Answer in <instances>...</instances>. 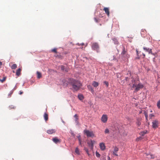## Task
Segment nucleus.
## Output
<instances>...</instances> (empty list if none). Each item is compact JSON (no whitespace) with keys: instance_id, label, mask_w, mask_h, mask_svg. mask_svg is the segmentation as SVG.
Instances as JSON below:
<instances>
[{"instance_id":"15","label":"nucleus","mask_w":160,"mask_h":160,"mask_svg":"<svg viewBox=\"0 0 160 160\" xmlns=\"http://www.w3.org/2000/svg\"><path fill=\"white\" fill-rule=\"evenodd\" d=\"M92 86L94 87H97L99 85V83L98 82L96 81H93L92 83Z\"/></svg>"},{"instance_id":"18","label":"nucleus","mask_w":160,"mask_h":160,"mask_svg":"<svg viewBox=\"0 0 160 160\" xmlns=\"http://www.w3.org/2000/svg\"><path fill=\"white\" fill-rule=\"evenodd\" d=\"M44 119L46 121L48 120V115L46 113H45L44 115Z\"/></svg>"},{"instance_id":"51","label":"nucleus","mask_w":160,"mask_h":160,"mask_svg":"<svg viewBox=\"0 0 160 160\" xmlns=\"http://www.w3.org/2000/svg\"><path fill=\"white\" fill-rule=\"evenodd\" d=\"M119 75H118L117 77H118V78H119Z\"/></svg>"},{"instance_id":"33","label":"nucleus","mask_w":160,"mask_h":160,"mask_svg":"<svg viewBox=\"0 0 160 160\" xmlns=\"http://www.w3.org/2000/svg\"><path fill=\"white\" fill-rule=\"evenodd\" d=\"M157 106L158 108H160V100L157 103Z\"/></svg>"},{"instance_id":"39","label":"nucleus","mask_w":160,"mask_h":160,"mask_svg":"<svg viewBox=\"0 0 160 160\" xmlns=\"http://www.w3.org/2000/svg\"><path fill=\"white\" fill-rule=\"evenodd\" d=\"M149 117L150 118L152 119V117H154V115L152 114H150L149 115Z\"/></svg>"},{"instance_id":"22","label":"nucleus","mask_w":160,"mask_h":160,"mask_svg":"<svg viewBox=\"0 0 160 160\" xmlns=\"http://www.w3.org/2000/svg\"><path fill=\"white\" fill-rule=\"evenodd\" d=\"M17 68V65L15 64H13L11 67V68L12 69H15Z\"/></svg>"},{"instance_id":"3","label":"nucleus","mask_w":160,"mask_h":160,"mask_svg":"<svg viewBox=\"0 0 160 160\" xmlns=\"http://www.w3.org/2000/svg\"><path fill=\"white\" fill-rule=\"evenodd\" d=\"M84 132L88 137H93L94 136V134L92 131H90L86 129L84 130Z\"/></svg>"},{"instance_id":"19","label":"nucleus","mask_w":160,"mask_h":160,"mask_svg":"<svg viewBox=\"0 0 160 160\" xmlns=\"http://www.w3.org/2000/svg\"><path fill=\"white\" fill-rule=\"evenodd\" d=\"M84 150L86 151V153H87V154H88V155L89 156H90L91 155V154L89 152V151L88 150V149L87 148L85 147L84 148Z\"/></svg>"},{"instance_id":"46","label":"nucleus","mask_w":160,"mask_h":160,"mask_svg":"<svg viewBox=\"0 0 160 160\" xmlns=\"http://www.w3.org/2000/svg\"><path fill=\"white\" fill-rule=\"evenodd\" d=\"M136 52L137 55L138 56V51L137 50H136Z\"/></svg>"},{"instance_id":"32","label":"nucleus","mask_w":160,"mask_h":160,"mask_svg":"<svg viewBox=\"0 0 160 160\" xmlns=\"http://www.w3.org/2000/svg\"><path fill=\"white\" fill-rule=\"evenodd\" d=\"M6 79V77H4L3 78V79H0V81L2 82H3L4 81H5Z\"/></svg>"},{"instance_id":"1","label":"nucleus","mask_w":160,"mask_h":160,"mask_svg":"<svg viewBox=\"0 0 160 160\" xmlns=\"http://www.w3.org/2000/svg\"><path fill=\"white\" fill-rule=\"evenodd\" d=\"M69 82L72 86V89L74 92L78 91L82 86L80 82L72 78L69 79Z\"/></svg>"},{"instance_id":"28","label":"nucleus","mask_w":160,"mask_h":160,"mask_svg":"<svg viewBox=\"0 0 160 160\" xmlns=\"http://www.w3.org/2000/svg\"><path fill=\"white\" fill-rule=\"evenodd\" d=\"M13 91H14V90H12L8 94V97H11L12 94L13 93Z\"/></svg>"},{"instance_id":"43","label":"nucleus","mask_w":160,"mask_h":160,"mask_svg":"<svg viewBox=\"0 0 160 160\" xmlns=\"http://www.w3.org/2000/svg\"><path fill=\"white\" fill-rule=\"evenodd\" d=\"M78 140H79V142H80V141H81V139H80V137H78Z\"/></svg>"},{"instance_id":"29","label":"nucleus","mask_w":160,"mask_h":160,"mask_svg":"<svg viewBox=\"0 0 160 160\" xmlns=\"http://www.w3.org/2000/svg\"><path fill=\"white\" fill-rule=\"evenodd\" d=\"M74 117L75 118V121L77 122L78 119V116L77 114H76L74 116Z\"/></svg>"},{"instance_id":"37","label":"nucleus","mask_w":160,"mask_h":160,"mask_svg":"<svg viewBox=\"0 0 160 160\" xmlns=\"http://www.w3.org/2000/svg\"><path fill=\"white\" fill-rule=\"evenodd\" d=\"M105 133H109V130L108 129H106L105 131Z\"/></svg>"},{"instance_id":"23","label":"nucleus","mask_w":160,"mask_h":160,"mask_svg":"<svg viewBox=\"0 0 160 160\" xmlns=\"http://www.w3.org/2000/svg\"><path fill=\"white\" fill-rule=\"evenodd\" d=\"M60 67L62 71H65L66 72L68 71L67 69L65 68L63 66L61 65L60 66Z\"/></svg>"},{"instance_id":"5","label":"nucleus","mask_w":160,"mask_h":160,"mask_svg":"<svg viewBox=\"0 0 160 160\" xmlns=\"http://www.w3.org/2000/svg\"><path fill=\"white\" fill-rule=\"evenodd\" d=\"M95 142L94 141L91 140L90 141L88 142L87 143L88 146L90 147V149L91 151L93 152V144Z\"/></svg>"},{"instance_id":"30","label":"nucleus","mask_w":160,"mask_h":160,"mask_svg":"<svg viewBox=\"0 0 160 160\" xmlns=\"http://www.w3.org/2000/svg\"><path fill=\"white\" fill-rule=\"evenodd\" d=\"M103 83L106 85L107 87H108L109 83L108 82L106 81H104L103 82Z\"/></svg>"},{"instance_id":"45","label":"nucleus","mask_w":160,"mask_h":160,"mask_svg":"<svg viewBox=\"0 0 160 160\" xmlns=\"http://www.w3.org/2000/svg\"><path fill=\"white\" fill-rule=\"evenodd\" d=\"M129 79V78L128 77H126L125 78V80L127 81H128Z\"/></svg>"},{"instance_id":"12","label":"nucleus","mask_w":160,"mask_h":160,"mask_svg":"<svg viewBox=\"0 0 160 160\" xmlns=\"http://www.w3.org/2000/svg\"><path fill=\"white\" fill-rule=\"evenodd\" d=\"M103 10L105 12V13L107 15L108 17L109 16V9L108 8L105 7L103 9Z\"/></svg>"},{"instance_id":"13","label":"nucleus","mask_w":160,"mask_h":160,"mask_svg":"<svg viewBox=\"0 0 160 160\" xmlns=\"http://www.w3.org/2000/svg\"><path fill=\"white\" fill-rule=\"evenodd\" d=\"M100 147V149L102 150H104L105 149V144L103 143H100L99 144Z\"/></svg>"},{"instance_id":"50","label":"nucleus","mask_w":160,"mask_h":160,"mask_svg":"<svg viewBox=\"0 0 160 160\" xmlns=\"http://www.w3.org/2000/svg\"><path fill=\"white\" fill-rule=\"evenodd\" d=\"M113 60H116V59L115 58H114Z\"/></svg>"},{"instance_id":"26","label":"nucleus","mask_w":160,"mask_h":160,"mask_svg":"<svg viewBox=\"0 0 160 160\" xmlns=\"http://www.w3.org/2000/svg\"><path fill=\"white\" fill-rule=\"evenodd\" d=\"M9 109H15L16 108V107L13 105H10L9 107Z\"/></svg>"},{"instance_id":"16","label":"nucleus","mask_w":160,"mask_h":160,"mask_svg":"<svg viewBox=\"0 0 160 160\" xmlns=\"http://www.w3.org/2000/svg\"><path fill=\"white\" fill-rule=\"evenodd\" d=\"M21 71V69L20 68L17 70L16 74L17 76H19L20 75Z\"/></svg>"},{"instance_id":"49","label":"nucleus","mask_w":160,"mask_h":160,"mask_svg":"<svg viewBox=\"0 0 160 160\" xmlns=\"http://www.w3.org/2000/svg\"><path fill=\"white\" fill-rule=\"evenodd\" d=\"M95 21L96 22H97L98 21H97V19L96 18H95Z\"/></svg>"},{"instance_id":"2","label":"nucleus","mask_w":160,"mask_h":160,"mask_svg":"<svg viewBox=\"0 0 160 160\" xmlns=\"http://www.w3.org/2000/svg\"><path fill=\"white\" fill-rule=\"evenodd\" d=\"M139 80L138 79H135L132 82V88H134L135 92H137L140 90V89L142 88L143 87V85L142 84L139 82Z\"/></svg>"},{"instance_id":"41","label":"nucleus","mask_w":160,"mask_h":160,"mask_svg":"<svg viewBox=\"0 0 160 160\" xmlns=\"http://www.w3.org/2000/svg\"><path fill=\"white\" fill-rule=\"evenodd\" d=\"M23 93V92L22 91H20L19 92V94L20 95H22V94Z\"/></svg>"},{"instance_id":"21","label":"nucleus","mask_w":160,"mask_h":160,"mask_svg":"<svg viewBox=\"0 0 160 160\" xmlns=\"http://www.w3.org/2000/svg\"><path fill=\"white\" fill-rule=\"evenodd\" d=\"M78 98L81 100H82L84 98L82 94H79L78 96Z\"/></svg>"},{"instance_id":"31","label":"nucleus","mask_w":160,"mask_h":160,"mask_svg":"<svg viewBox=\"0 0 160 160\" xmlns=\"http://www.w3.org/2000/svg\"><path fill=\"white\" fill-rule=\"evenodd\" d=\"M126 52L125 51V48L123 47V51L122 52V54L123 55H124L126 54Z\"/></svg>"},{"instance_id":"40","label":"nucleus","mask_w":160,"mask_h":160,"mask_svg":"<svg viewBox=\"0 0 160 160\" xmlns=\"http://www.w3.org/2000/svg\"><path fill=\"white\" fill-rule=\"evenodd\" d=\"M145 117L146 118V119L147 120L148 119V115L147 113L145 114Z\"/></svg>"},{"instance_id":"11","label":"nucleus","mask_w":160,"mask_h":160,"mask_svg":"<svg viewBox=\"0 0 160 160\" xmlns=\"http://www.w3.org/2000/svg\"><path fill=\"white\" fill-rule=\"evenodd\" d=\"M56 130L55 129H51L47 131V132L48 134H52L55 133Z\"/></svg>"},{"instance_id":"17","label":"nucleus","mask_w":160,"mask_h":160,"mask_svg":"<svg viewBox=\"0 0 160 160\" xmlns=\"http://www.w3.org/2000/svg\"><path fill=\"white\" fill-rule=\"evenodd\" d=\"M146 155L148 156V158H154V156L152 154H145Z\"/></svg>"},{"instance_id":"6","label":"nucleus","mask_w":160,"mask_h":160,"mask_svg":"<svg viewBox=\"0 0 160 160\" xmlns=\"http://www.w3.org/2000/svg\"><path fill=\"white\" fill-rule=\"evenodd\" d=\"M152 127L153 128H156L158 127L159 124L158 121L157 120H154L152 121Z\"/></svg>"},{"instance_id":"24","label":"nucleus","mask_w":160,"mask_h":160,"mask_svg":"<svg viewBox=\"0 0 160 160\" xmlns=\"http://www.w3.org/2000/svg\"><path fill=\"white\" fill-rule=\"evenodd\" d=\"M106 156L105 155H102L101 158V160H106Z\"/></svg>"},{"instance_id":"27","label":"nucleus","mask_w":160,"mask_h":160,"mask_svg":"<svg viewBox=\"0 0 160 160\" xmlns=\"http://www.w3.org/2000/svg\"><path fill=\"white\" fill-rule=\"evenodd\" d=\"M75 152L77 154L79 155L80 154L79 149L78 148H76L75 149Z\"/></svg>"},{"instance_id":"48","label":"nucleus","mask_w":160,"mask_h":160,"mask_svg":"<svg viewBox=\"0 0 160 160\" xmlns=\"http://www.w3.org/2000/svg\"><path fill=\"white\" fill-rule=\"evenodd\" d=\"M142 54H143V57L144 58L145 57V55L143 53H142Z\"/></svg>"},{"instance_id":"47","label":"nucleus","mask_w":160,"mask_h":160,"mask_svg":"<svg viewBox=\"0 0 160 160\" xmlns=\"http://www.w3.org/2000/svg\"><path fill=\"white\" fill-rule=\"evenodd\" d=\"M108 160H110V158L109 156H108Z\"/></svg>"},{"instance_id":"20","label":"nucleus","mask_w":160,"mask_h":160,"mask_svg":"<svg viewBox=\"0 0 160 160\" xmlns=\"http://www.w3.org/2000/svg\"><path fill=\"white\" fill-rule=\"evenodd\" d=\"M37 78H41L42 75H41V73L40 72H39L38 71H37Z\"/></svg>"},{"instance_id":"34","label":"nucleus","mask_w":160,"mask_h":160,"mask_svg":"<svg viewBox=\"0 0 160 160\" xmlns=\"http://www.w3.org/2000/svg\"><path fill=\"white\" fill-rule=\"evenodd\" d=\"M51 51L52 52H54L55 53H57V49L56 48H54L51 50Z\"/></svg>"},{"instance_id":"8","label":"nucleus","mask_w":160,"mask_h":160,"mask_svg":"<svg viewBox=\"0 0 160 160\" xmlns=\"http://www.w3.org/2000/svg\"><path fill=\"white\" fill-rule=\"evenodd\" d=\"M108 120V117L106 115L103 114L101 118V120L103 123H106Z\"/></svg>"},{"instance_id":"4","label":"nucleus","mask_w":160,"mask_h":160,"mask_svg":"<svg viewBox=\"0 0 160 160\" xmlns=\"http://www.w3.org/2000/svg\"><path fill=\"white\" fill-rule=\"evenodd\" d=\"M92 48L94 50L97 51V52H99V46L97 43H92Z\"/></svg>"},{"instance_id":"14","label":"nucleus","mask_w":160,"mask_h":160,"mask_svg":"<svg viewBox=\"0 0 160 160\" xmlns=\"http://www.w3.org/2000/svg\"><path fill=\"white\" fill-rule=\"evenodd\" d=\"M87 87L89 91H90L92 93L94 92V90L92 86L90 85H88L87 86Z\"/></svg>"},{"instance_id":"7","label":"nucleus","mask_w":160,"mask_h":160,"mask_svg":"<svg viewBox=\"0 0 160 160\" xmlns=\"http://www.w3.org/2000/svg\"><path fill=\"white\" fill-rule=\"evenodd\" d=\"M143 49L146 52H148L149 54H151L154 55L155 54L152 52V49L147 47H143Z\"/></svg>"},{"instance_id":"9","label":"nucleus","mask_w":160,"mask_h":160,"mask_svg":"<svg viewBox=\"0 0 160 160\" xmlns=\"http://www.w3.org/2000/svg\"><path fill=\"white\" fill-rule=\"evenodd\" d=\"M52 141L55 143H60L61 142V140L58 139L57 137H55L52 139Z\"/></svg>"},{"instance_id":"35","label":"nucleus","mask_w":160,"mask_h":160,"mask_svg":"<svg viewBox=\"0 0 160 160\" xmlns=\"http://www.w3.org/2000/svg\"><path fill=\"white\" fill-rule=\"evenodd\" d=\"M96 156L98 158H99L101 156L100 154L97 151L96 152Z\"/></svg>"},{"instance_id":"10","label":"nucleus","mask_w":160,"mask_h":160,"mask_svg":"<svg viewBox=\"0 0 160 160\" xmlns=\"http://www.w3.org/2000/svg\"><path fill=\"white\" fill-rule=\"evenodd\" d=\"M119 149L117 147H115L114 148V150L113 151V154L116 156H118V154H117V152L118 151Z\"/></svg>"},{"instance_id":"38","label":"nucleus","mask_w":160,"mask_h":160,"mask_svg":"<svg viewBox=\"0 0 160 160\" xmlns=\"http://www.w3.org/2000/svg\"><path fill=\"white\" fill-rule=\"evenodd\" d=\"M146 133V132H141V135L142 136H144Z\"/></svg>"},{"instance_id":"42","label":"nucleus","mask_w":160,"mask_h":160,"mask_svg":"<svg viewBox=\"0 0 160 160\" xmlns=\"http://www.w3.org/2000/svg\"><path fill=\"white\" fill-rule=\"evenodd\" d=\"M2 65V63L1 62H0V68L1 67V66Z\"/></svg>"},{"instance_id":"36","label":"nucleus","mask_w":160,"mask_h":160,"mask_svg":"<svg viewBox=\"0 0 160 160\" xmlns=\"http://www.w3.org/2000/svg\"><path fill=\"white\" fill-rule=\"evenodd\" d=\"M136 123L137 124V125L138 126H139L141 125V122L139 121V120H138V121L137 122H136Z\"/></svg>"},{"instance_id":"44","label":"nucleus","mask_w":160,"mask_h":160,"mask_svg":"<svg viewBox=\"0 0 160 160\" xmlns=\"http://www.w3.org/2000/svg\"><path fill=\"white\" fill-rule=\"evenodd\" d=\"M79 144L81 146H82L81 141H80V142H79Z\"/></svg>"},{"instance_id":"25","label":"nucleus","mask_w":160,"mask_h":160,"mask_svg":"<svg viewBox=\"0 0 160 160\" xmlns=\"http://www.w3.org/2000/svg\"><path fill=\"white\" fill-rule=\"evenodd\" d=\"M112 40L114 42L115 44H118V43L117 39L115 38H113L112 39Z\"/></svg>"}]
</instances>
